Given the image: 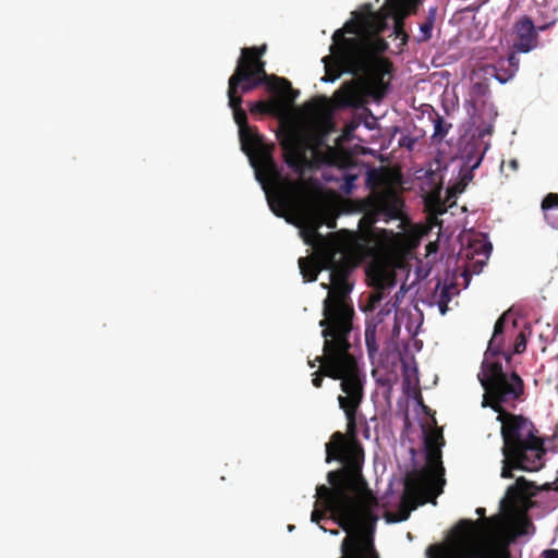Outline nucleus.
Segmentation results:
<instances>
[{"instance_id": "obj_1", "label": "nucleus", "mask_w": 558, "mask_h": 558, "mask_svg": "<svg viewBox=\"0 0 558 558\" xmlns=\"http://www.w3.org/2000/svg\"><path fill=\"white\" fill-rule=\"evenodd\" d=\"M351 343L326 350L325 373L340 379L344 396H338L340 409L347 418V433L335 432L326 444V462L338 461L342 466L327 474V485H318V497L347 521L363 515L371 522L378 520L377 498L366 488L362 475L364 450L357 440L356 413L364 398V376L356 359L350 353Z\"/></svg>"}, {"instance_id": "obj_2", "label": "nucleus", "mask_w": 558, "mask_h": 558, "mask_svg": "<svg viewBox=\"0 0 558 558\" xmlns=\"http://www.w3.org/2000/svg\"><path fill=\"white\" fill-rule=\"evenodd\" d=\"M477 377L484 389L482 407L495 411L501 424V477L512 478V470L539 471L545 465L544 439L530 418L508 411L523 400V379L514 371L506 372L495 359L483 360Z\"/></svg>"}, {"instance_id": "obj_3", "label": "nucleus", "mask_w": 558, "mask_h": 558, "mask_svg": "<svg viewBox=\"0 0 558 558\" xmlns=\"http://www.w3.org/2000/svg\"><path fill=\"white\" fill-rule=\"evenodd\" d=\"M315 235L318 242L314 257H300L299 267L306 282L316 281L322 270L330 271V283H322L328 295L324 300V318L319 322L326 350H330L350 343L354 310L348 302L353 288L349 277L356 263L340 241L323 238L316 230Z\"/></svg>"}, {"instance_id": "obj_4", "label": "nucleus", "mask_w": 558, "mask_h": 558, "mask_svg": "<svg viewBox=\"0 0 558 558\" xmlns=\"http://www.w3.org/2000/svg\"><path fill=\"white\" fill-rule=\"evenodd\" d=\"M342 56L347 61V71L354 76L362 75L361 84L353 82L344 84L335 92L333 99L339 108H359L363 105V96H369L380 101L388 93L389 82L385 76L391 74L392 63L386 58H378L375 52L387 48L384 39L377 38L376 46L366 49L357 39L344 40Z\"/></svg>"}, {"instance_id": "obj_5", "label": "nucleus", "mask_w": 558, "mask_h": 558, "mask_svg": "<svg viewBox=\"0 0 558 558\" xmlns=\"http://www.w3.org/2000/svg\"><path fill=\"white\" fill-rule=\"evenodd\" d=\"M242 150L250 157L257 181L268 193L271 186L276 193V203L286 210L294 207L305 190L303 180H291L282 175L281 169L272 157L274 146L266 144L256 129L246 126L239 130Z\"/></svg>"}, {"instance_id": "obj_6", "label": "nucleus", "mask_w": 558, "mask_h": 558, "mask_svg": "<svg viewBox=\"0 0 558 558\" xmlns=\"http://www.w3.org/2000/svg\"><path fill=\"white\" fill-rule=\"evenodd\" d=\"M324 141L296 130L288 131L280 140L283 159L288 167L300 177L307 170L335 162V149L327 146L322 148Z\"/></svg>"}, {"instance_id": "obj_7", "label": "nucleus", "mask_w": 558, "mask_h": 558, "mask_svg": "<svg viewBox=\"0 0 558 558\" xmlns=\"http://www.w3.org/2000/svg\"><path fill=\"white\" fill-rule=\"evenodd\" d=\"M439 481H435L426 472L408 473L404 480V492L401 504L397 512L387 511L385 519L388 523H397L407 521L411 511L418 506L430 502L437 505V497L442 494L444 489L439 487Z\"/></svg>"}, {"instance_id": "obj_8", "label": "nucleus", "mask_w": 558, "mask_h": 558, "mask_svg": "<svg viewBox=\"0 0 558 558\" xmlns=\"http://www.w3.org/2000/svg\"><path fill=\"white\" fill-rule=\"evenodd\" d=\"M260 85L276 94H287L292 92L291 83L277 75H268L266 70H262V64L256 69L236 63L233 74L228 81V96H241L247 94Z\"/></svg>"}, {"instance_id": "obj_9", "label": "nucleus", "mask_w": 558, "mask_h": 558, "mask_svg": "<svg viewBox=\"0 0 558 558\" xmlns=\"http://www.w3.org/2000/svg\"><path fill=\"white\" fill-rule=\"evenodd\" d=\"M376 15L373 12H368L366 14H361L357 16V21H348L342 28L337 29L332 35V45L330 46V51H336L335 57L339 60H344L342 56V51L347 46L344 40L357 39L365 45L366 49H371L376 46V40L368 36H355V37H345V34H354L356 35L362 29H369L373 27V20Z\"/></svg>"}, {"instance_id": "obj_10", "label": "nucleus", "mask_w": 558, "mask_h": 558, "mask_svg": "<svg viewBox=\"0 0 558 558\" xmlns=\"http://www.w3.org/2000/svg\"><path fill=\"white\" fill-rule=\"evenodd\" d=\"M371 222L385 217V220L400 219L402 217V199L393 192L379 193L365 204Z\"/></svg>"}, {"instance_id": "obj_11", "label": "nucleus", "mask_w": 558, "mask_h": 558, "mask_svg": "<svg viewBox=\"0 0 558 558\" xmlns=\"http://www.w3.org/2000/svg\"><path fill=\"white\" fill-rule=\"evenodd\" d=\"M515 41L513 48L517 52L527 53L539 46V37L532 19L523 15L513 24Z\"/></svg>"}, {"instance_id": "obj_12", "label": "nucleus", "mask_w": 558, "mask_h": 558, "mask_svg": "<svg viewBox=\"0 0 558 558\" xmlns=\"http://www.w3.org/2000/svg\"><path fill=\"white\" fill-rule=\"evenodd\" d=\"M441 435L434 434L425 437L426 468L417 472L428 473L435 481H439V487L444 489L446 484L445 469L441 463V451L439 439Z\"/></svg>"}, {"instance_id": "obj_13", "label": "nucleus", "mask_w": 558, "mask_h": 558, "mask_svg": "<svg viewBox=\"0 0 558 558\" xmlns=\"http://www.w3.org/2000/svg\"><path fill=\"white\" fill-rule=\"evenodd\" d=\"M318 489V486L316 487V490ZM316 502H315V509L312 511L311 520L312 522L319 523L326 515V512L329 511L335 520L338 522L339 526L342 527L344 531L349 532L353 527L359 529H373L376 524L377 520L374 522L367 520L365 517L361 515L356 520L347 521L345 518L338 513L333 508L328 506L323 499L318 497V493L316 492Z\"/></svg>"}, {"instance_id": "obj_14", "label": "nucleus", "mask_w": 558, "mask_h": 558, "mask_svg": "<svg viewBox=\"0 0 558 558\" xmlns=\"http://www.w3.org/2000/svg\"><path fill=\"white\" fill-rule=\"evenodd\" d=\"M519 64V58L514 52H511L507 58L500 57L495 63L486 65L484 71L499 83L506 84L515 76Z\"/></svg>"}, {"instance_id": "obj_15", "label": "nucleus", "mask_w": 558, "mask_h": 558, "mask_svg": "<svg viewBox=\"0 0 558 558\" xmlns=\"http://www.w3.org/2000/svg\"><path fill=\"white\" fill-rule=\"evenodd\" d=\"M507 312L504 313L495 323L494 331L490 340L488 341L484 359H495L505 344L504 331L506 326Z\"/></svg>"}, {"instance_id": "obj_16", "label": "nucleus", "mask_w": 558, "mask_h": 558, "mask_svg": "<svg viewBox=\"0 0 558 558\" xmlns=\"http://www.w3.org/2000/svg\"><path fill=\"white\" fill-rule=\"evenodd\" d=\"M420 0H387L385 8L387 14L392 15L396 23L399 24L410 13H415Z\"/></svg>"}, {"instance_id": "obj_17", "label": "nucleus", "mask_w": 558, "mask_h": 558, "mask_svg": "<svg viewBox=\"0 0 558 558\" xmlns=\"http://www.w3.org/2000/svg\"><path fill=\"white\" fill-rule=\"evenodd\" d=\"M267 50L266 45L259 47H244L241 49V56L236 63L256 69L258 64H262V70H265L266 62L262 59Z\"/></svg>"}, {"instance_id": "obj_18", "label": "nucleus", "mask_w": 558, "mask_h": 558, "mask_svg": "<svg viewBox=\"0 0 558 558\" xmlns=\"http://www.w3.org/2000/svg\"><path fill=\"white\" fill-rule=\"evenodd\" d=\"M336 51H330V54L323 58L325 65V75L322 78L324 82H335L347 71V62L339 60L335 57Z\"/></svg>"}, {"instance_id": "obj_19", "label": "nucleus", "mask_w": 558, "mask_h": 558, "mask_svg": "<svg viewBox=\"0 0 558 558\" xmlns=\"http://www.w3.org/2000/svg\"><path fill=\"white\" fill-rule=\"evenodd\" d=\"M229 106L232 109L233 118L235 123L239 126V130L250 126L247 124V114L245 110L242 108V97L241 96H228Z\"/></svg>"}, {"instance_id": "obj_20", "label": "nucleus", "mask_w": 558, "mask_h": 558, "mask_svg": "<svg viewBox=\"0 0 558 558\" xmlns=\"http://www.w3.org/2000/svg\"><path fill=\"white\" fill-rule=\"evenodd\" d=\"M526 481L523 477L517 480L515 485L508 487L506 497L502 499V506L509 504L513 507L521 498L524 493Z\"/></svg>"}, {"instance_id": "obj_21", "label": "nucleus", "mask_w": 558, "mask_h": 558, "mask_svg": "<svg viewBox=\"0 0 558 558\" xmlns=\"http://www.w3.org/2000/svg\"><path fill=\"white\" fill-rule=\"evenodd\" d=\"M454 534L459 542H469L475 534V522L469 519L460 520L456 525Z\"/></svg>"}, {"instance_id": "obj_22", "label": "nucleus", "mask_w": 558, "mask_h": 558, "mask_svg": "<svg viewBox=\"0 0 558 558\" xmlns=\"http://www.w3.org/2000/svg\"><path fill=\"white\" fill-rule=\"evenodd\" d=\"M437 7H432L428 9L425 21L420 26L422 36L418 41H427L432 38V32L437 17Z\"/></svg>"}, {"instance_id": "obj_23", "label": "nucleus", "mask_w": 558, "mask_h": 558, "mask_svg": "<svg viewBox=\"0 0 558 558\" xmlns=\"http://www.w3.org/2000/svg\"><path fill=\"white\" fill-rule=\"evenodd\" d=\"M323 350H324V355L323 356H318L314 362H308L310 363V366L313 368L315 367V362H319L322 364V368L317 372H315L313 374V379H312V384L314 387L316 388H320L322 385H323V380H324V376H327L329 377L326 373H325V364H326V356H327V352H326V339L324 338V347H323Z\"/></svg>"}, {"instance_id": "obj_24", "label": "nucleus", "mask_w": 558, "mask_h": 558, "mask_svg": "<svg viewBox=\"0 0 558 558\" xmlns=\"http://www.w3.org/2000/svg\"><path fill=\"white\" fill-rule=\"evenodd\" d=\"M365 344L369 357H373L378 352L376 341V325H367L365 329Z\"/></svg>"}, {"instance_id": "obj_25", "label": "nucleus", "mask_w": 558, "mask_h": 558, "mask_svg": "<svg viewBox=\"0 0 558 558\" xmlns=\"http://www.w3.org/2000/svg\"><path fill=\"white\" fill-rule=\"evenodd\" d=\"M368 276L372 278L374 284L381 289L385 288V286L388 281L387 271L383 267H379V266L369 268Z\"/></svg>"}, {"instance_id": "obj_26", "label": "nucleus", "mask_w": 558, "mask_h": 558, "mask_svg": "<svg viewBox=\"0 0 558 558\" xmlns=\"http://www.w3.org/2000/svg\"><path fill=\"white\" fill-rule=\"evenodd\" d=\"M531 527H534L533 523L526 515L518 518L513 523V530L517 536L527 534Z\"/></svg>"}, {"instance_id": "obj_27", "label": "nucleus", "mask_w": 558, "mask_h": 558, "mask_svg": "<svg viewBox=\"0 0 558 558\" xmlns=\"http://www.w3.org/2000/svg\"><path fill=\"white\" fill-rule=\"evenodd\" d=\"M450 128L451 124H447L444 118L437 114L436 119L434 120L433 137H438L439 140H442L448 134Z\"/></svg>"}, {"instance_id": "obj_28", "label": "nucleus", "mask_w": 558, "mask_h": 558, "mask_svg": "<svg viewBox=\"0 0 558 558\" xmlns=\"http://www.w3.org/2000/svg\"><path fill=\"white\" fill-rule=\"evenodd\" d=\"M357 174L348 173L343 177V183L340 185L341 191L344 194H351L355 189V181L357 180Z\"/></svg>"}, {"instance_id": "obj_29", "label": "nucleus", "mask_w": 558, "mask_h": 558, "mask_svg": "<svg viewBox=\"0 0 558 558\" xmlns=\"http://www.w3.org/2000/svg\"><path fill=\"white\" fill-rule=\"evenodd\" d=\"M272 109L271 104L267 101H255L250 105V111L252 113H260V114H267L270 113Z\"/></svg>"}, {"instance_id": "obj_30", "label": "nucleus", "mask_w": 558, "mask_h": 558, "mask_svg": "<svg viewBox=\"0 0 558 558\" xmlns=\"http://www.w3.org/2000/svg\"><path fill=\"white\" fill-rule=\"evenodd\" d=\"M558 208V194L548 193L542 201V209L547 211L549 209Z\"/></svg>"}, {"instance_id": "obj_31", "label": "nucleus", "mask_w": 558, "mask_h": 558, "mask_svg": "<svg viewBox=\"0 0 558 558\" xmlns=\"http://www.w3.org/2000/svg\"><path fill=\"white\" fill-rule=\"evenodd\" d=\"M526 342L525 333L523 331L519 332L513 343V353H523L526 350Z\"/></svg>"}, {"instance_id": "obj_32", "label": "nucleus", "mask_w": 558, "mask_h": 558, "mask_svg": "<svg viewBox=\"0 0 558 558\" xmlns=\"http://www.w3.org/2000/svg\"><path fill=\"white\" fill-rule=\"evenodd\" d=\"M453 290H454V287L452 284H450V286L444 284L441 287L440 293L438 295V300L449 303L451 301Z\"/></svg>"}, {"instance_id": "obj_33", "label": "nucleus", "mask_w": 558, "mask_h": 558, "mask_svg": "<svg viewBox=\"0 0 558 558\" xmlns=\"http://www.w3.org/2000/svg\"><path fill=\"white\" fill-rule=\"evenodd\" d=\"M492 251V244L490 243H478L474 245V252L477 254L483 255L485 258H488Z\"/></svg>"}, {"instance_id": "obj_34", "label": "nucleus", "mask_w": 558, "mask_h": 558, "mask_svg": "<svg viewBox=\"0 0 558 558\" xmlns=\"http://www.w3.org/2000/svg\"><path fill=\"white\" fill-rule=\"evenodd\" d=\"M437 305L441 315H446V313L449 311L448 303L445 301L437 300Z\"/></svg>"}, {"instance_id": "obj_35", "label": "nucleus", "mask_w": 558, "mask_h": 558, "mask_svg": "<svg viewBox=\"0 0 558 558\" xmlns=\"http://www.w3.org/2000/svg\"><path fill=\"white\" fill-rule=\"evenodd\" d=\"M543 555L545 558H558V549H546Z\"/></svg>"}, {"instance_id": "obj_36", "label": "nucleus", "mask_w": 558, "mask_h": 558, "mask_svg": "<svg viewBox=\"0 0 558 558\" xmlns=\"http://www.w3.org/2000/svg\"><path fill=\"white\" fill-rule=\"evenodd\" d=\"M553 24H554V22H549V23H545V24H543V25H538V26H536L537 34H538L539 32H545V31H547V29H548Z\"/></svg>"}, {"instance_id": "obj_37", "label": "nucleus", "mask_w": 558, "mask_h": 558, "mask_svg": "<svg viewBox=\"0 0 558 558\" xmlns=\"http://www.w3.org/2000/svg\"><path fill=\"white\" fill-rule=\"evenodd\" d=\"M499 355H502L504 359L509 362L511 360V353L510 352H507L504 350V347L501 348V352L495 357V360L499 356Z\"/></svg>"}, {"instance_id": "obj_38", "label": "nucleus", "mask_w": 558, "mask_h": 558, "mask_svg": "<svg viewBox=\"0 0 558 558\" xmlns=\"http://www.w3.org/2000/svg\"><path fill=\"white\" fill-rule=\"evenodd\" d=\"M268 202H269V205H270V207H271L272 211H274L277 216L282 217V216H283V213H279V211H277V210H276V208H275V201H272V199H270V198L268 197Z\"/></svg>"}, {"instance_id": "obj_39", "label": "nucleus", "mask_w": 558, "mask_h": 558, "mask_svg": "<svg viewBox=\"0 0 558 558\" xmlns=\"http://www.w3.org/2000/svg\"><path fill=\"white\" fill-rule=\"evenodd\" d=\"M510 167H511L512 169L517 170V169H518V167H519L518 161H517V160H511V161H510Z\"/></svg>"}, {"instance_id": "obj_40", "label": "nucleus", "mask_w": 558, "mask_h": 558, "mask_svg": "<svg viewBox=\"0 0 558 558\" xmlns=\"http://www.w3.org/2000/svg\"><path fill=\"white\" fill-rule=\"evenodd\" d=\"M476 513H477L478 515H484V514H485V509H484V508H477V509H476Z\"/></svg>"}, {"instance_id": "obj_41", "label": "nucleus", "mask_w": 558, "mask_h": 558, "mask_svg": "<svg viewBox=\"0 0 558 558\" xmlns=\"http://www.w3.org/2000/svg\"><path fill=\"white\" fill-rule=\"evenodd\" d=\"M395 330L399 331V327L397 326V324L395 325Z\"/></svg>"}, {"instance_id": "obj_42", "label": "nucleus", "mask_w": 558, "mask_h": 558, "mask_svg": "<svg viewBox=\"0 0 558 558\" xmlns=\"http://www.w3.org/2000/svg\"><path fill=\"white\" fill-rule=\"evenodd\" d=\"M294 526L293 525H289V530L290 531H293Z\"/></svg>"}]
</instances>
